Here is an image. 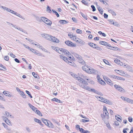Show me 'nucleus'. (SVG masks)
Returning <instances> with one entry per match:
<instances>
[{
    "label": "nucleus",
    "mask_w": 133,
    "mask_h": 133,
    "mask_svg": "<svg viewBox=\"0 0 133 133\" xmlns=\"http://www.w3.org/2000/svg\"><path fill=\"white\" fill-rule=\"evenodd\" d=\"M42 36L45 38L47 40L51 41L56 43H59V40L55 37H53L47 34H42Z\"/></svg>",
    "instance_id": "nucleus-1"
},
{
    "label": "nucleus",
    "mask_w": 133,
    "mask_h": 133,
    "mask_svg": "<svg viewBox=\"0 0 133 133\" xmlns=\"http://www.w3.org/2000/svg\"><path fill=\"white\" fill-rule=\"evenodd\" d=\"M74 77H75L76 78V79L79 81L80 82H81L84 84L85 85H86L88 84L82 78H81L77 76L76 75H74V76H73Z\"/></svg>",
    "instance_id": "nucleus-2"
},
{
    "label": "nucleus",
    "mask_w": 133,
    "mask_h": 133,
    "mask_svg": "<svg viewBox=\"0 0 133 133\" xmlns=\"http://www.w3.org/2000/svg\"><path fill=\"white\" fill-rule=\"evenodd\" d=\"M72 38H74V41H76L77 42L81 44H84L85 42L81 40L78 39L79 40H77V38H76V37L75 35H72Z\"/></svg>",
    "instance_id": "nucleus-3"
},
{
    "label": "nucleus",
    "mask_w": 133,
    "mask_h": 133,
    "mask_svg": "<svg viewBox=\"0 0 133 133\" xmlns=\"http://www.w3.org/2000/svg\"><path fill=\"white\" fill-rule=\"evenodd\" d=\"M65 43L67 45L70 46L75 47L76 46V45L74 44L73 43L69 41H65Z\"/></svg>",
    "instance_id": "nucleus-4"
},
{
    "label": "nucleus",
    "mask_w": 133,
    "mask_h": 133,
    "mask_svg": "<svg viewBox=\"0 0 133 133\" xmlns=\"http://www.w3.org/2000/svg\"><path fill=\"white\" fill-rule=\"evenodd\" d=\"M103 114L107 117V119H108L109 118V116L108 115L109 113H108L107 109L106 107H104L103 108Z\"/></svg>",
    "instance_id": "nucleus-5"
},
{
    "label": "nucleus",
    "mask_w": 133,
    "mask_h": 133,
    "mask_svg": "<svg viewBox=\"0 0 133 133\" xmlns=\"http://www.w3.org/2000/svg\"><path fill=\"white\" fill-rule=\"evenodd\" d=\"M96 71L93 69L89 68L87 69V73L90 74H95L96 73Z\"/></svg>",
    "instance_id": "nucleus-6"
},
{
    "label": "nucleus",
    "mask_w": 133,
    "mask_h": 133,
    "mask_svg": "<svg viewBox=\"0 0 133 133\" xmlns=\"http://www.w3.org/2000/svg\"><path fill=\"white\" fill-rule=\"evenodd\" d=\"M78 61L80 63H81V64L83 65L84 64L85 62L83 60L82 57L81 56H80L79 57H78Z\"/></svg>",
    "instance_id": "nucleus-7"
},
{
    "label": "nucleus",
    "mask_w": 133,
    "mask_h": 133,
    "mask_svg": "<svg viewBox=\"0 0 133 133\" xmlns=\"http://www.w3.org/2000/svg\"><path fill=\"white\" fill-rule=\"evenodd\" d=\"M35 45L37 46V47L42 49V50L46 52L47 50L43 47L41 45L39 44H35Z\"/></svg>",
    "instance_id": "nucleus-8"
},
{
    "label": "nucleus",
    "mask_w": 133,
    "mask_h": 133,
    "mask_svg": "<svg viewBox=\"0 0 133 133\" xmlns=\"http://www.w3.org/2000/svg\"><path fill=\"white\" fill-rule=\"evenodd\" d=\"M99 43L100 44L106 46H109V44L104 41H100L99 42Z\"/></svg>",
    "instance_id": "nucleus-9"
},
{
    "label": "nucleus",
    "mask_w": 133,
    "mask_h": 133,
    "mask_svg": "<svg viewBox=\"0 0 133 133\" xmlns=\"http://www.w3.org/2000/svg\"><path fill=\"white\" fill-rule=\"evenodd\" d=\"M80 131L81 133H90V131L87 130H85L81 128L80 129Z\"/></svg>",
    "instance_id": "nucleus-10"
},
{
    "label": "nucleus",
    "mask_w": 133,
    "mask_h": 133,
    "mask_svg": "<svg viewBox=\"0 0 133 133\" xmlns=\"http://www.w3.org/2000/svg\"><path fill=\"white\" fill-rule=\"evenodd\" d=\"M98 99V100L103 102L104 103V101H105V99L103 98V97L101 96H97L96 97Z\"/></svg>",
    "instance_id": "nucleus-11"
},
{
    "label": "nucleus",
    "mask_w": 133,
    "mask_h": 133,
    "mask_svg": "<svg viewBox=\"0 0 133 133\" xmlns=\"http://www.w3.org/2000/svg\"><path fill=\"white\" fill-rule=\"evenodd\" d=\"M60 58L62 59L63 60H64L65 62H66V63L68 62L69 60L67 58L65 57L64 56H63L62 55H60Z\"/></svg>",
    "instance_id": "nucleus-12"
},
{
    "label": "nucleus",
    "mask_w": 133,
    "mask_h": 133,
    "mask_svg": "<svg viewBox=\"0 0 133 133\" xmlns=\"http://www.w3.org/2000/svg\"><path fill=\"white\" fill-rule=\"evenodd\" d=\"M114 61L115 63L119 65H121L123 64L121 62H120V60L117 59L114 60Z\"/></svg>",
    "instance_id": "nucleus-13"
},
{
    "label": "nucleus",
    "mask_w": 133,
    "mask_h": 133,
    "mask_svg": "<svg viewBox=\"0 0 133 133\" xmlns=\"http://www.w3.org/2000/svg\"><path fill=\"white\" fill-rule=\"evenodd\" d=\"M28 105H29V107L31 108V109L34 112H35V110H37V109L34 106L32 105L30 103L28 104Z\"/></svg>",
    "instance_id": "nucleus-14"
},
{
    "label": "nucleus",
    "mask_w": 133,
    "mask_h": 133,
    "mask_svg": "<svg viewBox=\"0 0 133 133\" xmlns=\"http://www.w3.org/2000/svg\"><path fill=\"white\" fill-rule=\"evenodd\" d=\"M44 23L49 25H51L52 24L51 21L48 19L47 20H46V21Z\"/></svg>",
    "instance_id": "nucleus-15"
},
{
    "label": "nucleus",
    "mask_w": 133,
    "mask_h": 133,
    "mask_svg": "<svg viewBox=\"0 0 133 133\" xmlns=\"http://www.w3.org/2000/svg\"><path fill=\"white\" fill-rule=\"evenodd\" d=\"M106 82L109 85H110L111 86H113V83H112V81L110 79H108L107 81Z\"/></svg>",
    "instance_id": "nucleus-16"
},
{
    "label": "nucleus",
    "mask_w": 133,
    "mask_h": 133,
    "mask_svg": "<svg viewBox=\"0 0 133 133\" xmlns=\"http://www.w3.org/2000/svg\"><path fill=\"white\" fill-rule=\"evenodd\" d=\"M8 92L6 91H4L3 93L6 96H8L9 97H10L11 96V95L9 93H8Z\"/></svg>",
    "instance_id": "nucleus-17"
},
{
    "label": "nucleus",
    "mask_w": 133,
    "mask_h": 133,
    "mask_svg": "<svg viewBox=\"0 0 133 133\" xmlns=\"http://www.w3.org/2000/svg\"><path fill=\"white\" fill-rule=\"evenodd\" d=\"M59 22L61 24H64L67 23H68V22L65 20H59Z\"/></svg>",
    "instance_id": "nucleus-18"
},
{
    "label": "nucleus",
    "mask_w": 133,
    "mask_h": 133,
    "mask_svg": "<svg viewBox=\"0 0 133 133\" xmlns=\"http://www.w3.org/2000/svg\"><path fill=\"white\" fill-rule=\"evenodd\" d=\"M105 100V101L104 102V103L107 104H108L109 105H112V102L106 99Z\"/></svg>",
    "instance_id": "nucleus-19"
},
{
    "label": "nucleus",
    "mask_w": 133,
    "mask_h": 133,
    "mask_svg": "<svg viewBox=\"0 0 133 133\" xmlns=\"http://www.w3.org/2000/svg\"><path fill=\"white\" fill-rule=\"evenodd\" d=\"M82 69L83 70L87 72V69H88V67L86 65L82 66Z\"/></svg>",
    "instance_id": "nucleus-20"
},
{
    "label": "nucleus",
    "mask_w": 133,
    "mask_h": 133,
    "mask_svg": "<svg viewBox=\"0 0 133 133\" xmlns=\"http://www.w3.org/2000/svg\"><path fill=\"white\" fill-rule=\"evenodd\" d=\"M52 100L53 101H55L58 103H62V102L60 100L57 98H54L52 99Z\"/></svg>",
    "instance_id": "nucleus-21"
},
{
    "label": "nucleus",
    "mask_w": 133,
    "mask_h": 133,
    "mask_svg": "<svg viewBox=\"0 0 133 133\" xmlns=\"http://www.w3.org/2000/svg\"><path fill=\"white\" fill-rule=\"evenodd\" d=\"M20 94L22 96L23 98H26V96L23 91H20Z\"/></svg>",
    "instance_id": "nucleus-22"
},
{
    "label": "nucleus",
    "mask_w": 133,
    "mask_h": 133,
    "mask_svg": "<svg viewBox=\"0 0 133 133\" xmlns=\"http://www.w3.org/2000/svg\"><path fill=\"white\" fill-rule=\"evenodd\" d=\"M62 50V53H64L65 54H67V53L69 54H70V53L68 50L63 48Z\"/></svg>",
    "instance_id": "nucleus-23"
},
{
    "label": "nucleus",
    "mask_w": 133,
    "mask_h": 133,
    "mask_svg": "<svg viewBox=\"0 0 133 133\" xmlns=\"http://www.w3.org/2000/svg\"><path fill=\"white\" fill-rule=\"evenodd\" d=\"M6 119L5 120V122L8 125H10L11 124V122L10 120L6 118H5Z\"/></svg>",
    "instance_id": "nucleus-24"
},
{
    "label": "nucleus",
    "mask_w": 133,
    "mask_h": 133,
    "mask_svg": "<svg viewBox=\"0 0 133 133\" xmlns=\"http://www.w3.org/2000/svg\"><path fill=\"white\" fill-rule=\"evenodd\" d=\"M72 54L73 56L76 58H77V59L78 58V57H79L80 56L78 54L75 52L72 53Z\"/></svg>",
    "instance_id": "nucleus-25"
},
{
    "label": "nucleus",
    "mask_w": 133,
    "mask_h": 133,
    "mask_svg": "<svg viewBox=\"0 0 133 133\" xmlns=\"http://www.w3.org/2000/svg\"><path fill=\"white\" fill-rule=\"evenodd\" d=\"M35 112L39 116H42V114L37 109L35 110Z\"/></svg>",
    "instance_id": "nucleus-26"
},
{
    "label": "nucleus",
    "mask_w": 133,
    "mask_h": 133,
    "mask_svg": "<svg viewBox=\"0 0 133 133\" xmlns=\"http://www.w3.org/2000/svg\"><path fill=\"white\" fill-rule=\"evenodd\" d=\"M118 116H117L116 115V119L117 120V121H119V122H121L122 120L120 118V117H121L119 115H118Z\"/></svg>",
    "instance_id": "nucleus-27"
},
{
    "label": "nucleus",
    "mask_w": 133,
    "mask_h": 133,
    "mask_svg": "<svg viewBox=\"0 0 133 133\" xmlns=\"http://www.w3.org/2000/svg\"><path fill=\"white\" fill-rule=\"evenodd\" d=\"M80 83H79V85L82 88L85 89V88L86 86V85H85L83 83L81 82H80Z\"/></svg>",
    "instance_id": "nucleus-28"
},
{
    "label": "nucleus",
    "mask_w": 133,
    "mask_h": 133,
    "mask_svg": "<svg viewBox=\"0 0 133 133\" xmlns=\"http://www.w3.org/2000/svg\"><path fill=\"white\" fill-rule=\"evenodd\" d=\"M96 46H94V47H93V48L99 50H102V48L98 46L97 45Z\"/></svg>",
    "instance_id": "nucleus-29"
},
{
    "label": "nucleus",
    "mask_w": 133,
    "mask_h": 133,
    "mask_svg": "<svg viewBox=\"0 0 133 133\" xmlns=\"http://www.w3.org/2000/svg\"><path fill=\"white\" fill-rule=\"evenodd\" d=\"M15 15H16L17 16H18L19 17H20L21 18L23 19H24V20L25 19V18H24L21 15L19 14L18 13H17L16 12V14H15Z\"/></svg>",
    "instance_id": "nucleus-30"
},
{
    "label": "nucleus",
    "mask_w": 133,
    "mask_h": 133,
    "mask_svg": "<svg viewBox=\"0 0 133 133\" xmlns=\"http://www.w3.org/2000/svg\"><path fill=\"white\" fill-rule=\"evenodd\" d=\"M80 14L81 16L85 19L87 20V16L84 14L82 12H81Z\"/></svg>",
    "instance_id": "nucleus-31"
},
{
    "label": "nucleus",
    "mask_w": 133,
    "mask_h": 133,
    "mask_svg": "<svg viewBox=\"0 0 133 133\" xmlns=\"http://www.w3.org/2000/svg\"><path fill=\"white\" fill-rule=\"evenodd\" d=\"M41 19L44 23L46 21V20H47V18L45 17H41Z\"/></svg>",
    "instance_id": "nucleus-32"
},
{
    "label": "nucleus",
    "mask_w": 133,
    "mask_h": 133,
    "mask_svg": "<svg viewBox=\"0 0 133 133\" xmlns=\"http://www.w3.org/2000/svg\"><path fill=\"white\" fill-rule=\"evenodd\" d=\"M88 44L90 46L93 48L94 46H96V45L92 43H88Z\"/></svg>",
    "instance_id": "nucleus-33"
},
{
    "label": "nucleus",
    "mask_w": 133,
    "mask_h": 133,
    "mask_svg": "<svg viewBox=\"0 0 133 133\" xmlns=\"http://www.w3.org/2000/svg\"><path fill=\"white\" fill-rule=\"evenodd\" d=\"M26 93L28 95V96L31 98H32V97L30 94V92L28 91L27 90H26Z\"/></svg>",
    "instance_id": "nucleus-34"
},
{
    "label": "nucleus",
    "mask_w": 133,
    "mask_h": 133,
    "mask_svg": "<svg viewBox=\"0 0 133 133\" xmlns=\"http://www.w3.org/2000/svg\"><path fill=\"white\" fill-rule=\"evenodd\" d=\"M52 11H53V12H54L55 13V14L57 16V17H59V15L57 12L55 10H52Z\"/></svg>",
    "instance_id": "nucleus-35"
},
{
    "label": "nucleus",
    "mask_w": 133,
    "mask_h": 133,
    "mask_svg": "<svg viewBox=\"0 0 133 133\" xmlns=\"http://www.w3.org/2000/svg\"><path fill=\"white\" fill-rule=\"evenodd\" d=\"M127 102L128 103H130L133 104V100L128 98Z\"/></svg>",
    "instance_id": "nucleus-36"
},
{
    "label": "nucleus",
    "mask_w": 133,
    "mask_h": 133,
    "mask_svg": "<svg viewBox=\"0 0 133 133\" xmlns=\"http://www.w3.org/2000/svg\"><path fill=\"white\" fill-rule=\"evenodd\" d=\"M82 2L85 5L88 6V2L86 1L83 0L82 1Z\"/></svg>",
    "instance_id": "nucleus-37"
},
{
    "label": "nucleus",
    "mask_w": 133,
    "mask_h": 133,
    "mask_svg": "<svg viewBox=\"0 0 133 133\" xmlns=\"http://www.w3.org/2000/svg\"><path fill=\"white\" fill-rule=\"evenodd\" d=\"M49 124L48 125V127L52 128H53L54 126L52 123H51L50 121H49Z\"/></svg>",
    "instance_id": "nucleus-38"
},
{
    "label": "nucleus",
    "mask_w": 133,
    "mask_h": 133,
    "mask_svg": "<svg viewBox=\"0 0 133 133\" xmlns=\"http://www.w3.org/2000/svg\"><path fill=\"white\" fill-rule=\"evenodd\" d=\"M34 121L36 122H37L38 123H40L41 121L38 119L36 118H35L34 119Z\"/></svg>",
    "instance_id": "nucleus-39"
},
{
    "label": "nucleus",
    "mask_w": 133,
    "mask_h": 133,
    "mask_svg": "<svg viewBox=\"0 0 133 133\" xmlns=\"http://www.w3.org/2000/svg\"><path fill=\"white\" fill-rule=\"evenodd\" d=\"M32 74L35 78H37V76H38L35 72H32Z\"/></svg>",
    "instance_id": "nucleus-40"
},
{
    "label": "nucleus",
    "mask_w": 133,
    "mask_h": 133,
    "mask_svg": "<svg viewBox=\"0 0 133 133\" xmlns=\"http://www.w3.org/2000/svg\"><path fill=\"white\" fill-rule=\"evenodd\" d=\"M42 121L43 122V123L45 124L48 121V120H46L44 118H42Z\"/></svg>",
    "instance_id": "nucleus-41"
},
{
    "label": "nucleus",
    "mask_w": 133,
    "mask_h": 133,
    "mask_svg": "<svg viewBox=\"0 0 133 133\" xmlns=\"http://www.w3.org/2000/svg\"><path fill=\"white\" fill-rule=\"evenodd\" d=\"M128 98H127V97H122V96L121 97V99L123 100L124 101H127Z\"/></svg>",
    "instance_id": "nucleus-42"
},
{
    "label": "nucleus",
    "mask_w": 133,
    "mask_h": 133,
    "mask_svg": "<svg viewBox=\"0 0 133 133\" xmlns=\"http://www.w3.org/2000/svg\"><path fill=\"white\" fill-rule=\"evenodd\" d=\"M76 32L78 34H81L82 32V31L80 29H77L76 30Z\"/></svg>",
    "instance_id": "nucleus-43"
},
{
    "label": "nucleus",
    "mask_w": 133,
    "mask_h": 133,
    "mask_svg": "<svg viewBox=\"0 0 133 133\" xmlns=\"http://www.w3.org/2000/svg\"><path fill=\"white\" fill-rule=\"evenodd\" d=\"M91 89V88L90 87L86 85L84 89H86L90 91V90Z\"/></svg>",
    "instance_id": "nucleus-44"
},
{
    "label": "nucleus",
    "mask_w": 133,
    "mask_h": 133,
    "mask_svg": "<svg viewBox=\"0 0 133 133\" xmlns=\"http://www.w3.org/2000/svg\"><path fill=\"white\" fill-rule=\"evenodd\" d=\"M67 63L69 64L70 65H73L74 64V63L73 62H70L69 61V60L67 62Z\"/></svg>",
    "instance_id": "nucleus-45"
},
{
    "label": "nucleus",
    "mask_w": 133,
    "mask_h": 133,
    "mask_svg": "<svg viewBox=\"0 0 133 133\" xmlns=\"http://www.w3.org/2000/svg\"><path fill=\"white\" fill-rule=\"evenodd\" d=\"M91 7L92 9V11H94L96 10V9L95 6L93 5H92L91 6Z\"/></svg>",
    "instance_id": "nucleus-46"
},
{
    "label": "nucleus",
    "mask_w": 133,
    "mask_h": 133,
    "mask_svg": "<svg viewBox=\"0 0 133 133\" xmlns=\"http://www.w3.org/2000/svg\"><path fill=\"white\" fill-rule=\"evenodd\" d=\"M18 30H19L21 31H22V32H24V33H26V34H27V32H26V31L24 30H23V29L22 28H18Z\"/></svg>",
    "instance_id": "nucleus-47"
},
{
    "label": "nucleus",
    "mask_w": 133,
    "mask_h": 133,
    "mask_svg": "<svg viewBox=\"0 0 133 133\" xmlns=\"http://www.w3.org/2000/svg\"><path fill=\"white\" fill-rule=\"evenodd\" d=\"M100 82V83L103 85H104L105 84V83L104 81H103L102 80H101V82Z\"/></svg>",
    "instance_id": "nucleus-48"
},
{
    "label": "nucleus",
    "mask_w": 133,
    "mask_h": 133,
    "mask_svg": "<svg viewBox=\"0 0 133 133\" xmlns=\"http://www.w3.org/2000/svg\"><path fill=\"white\" fill-rule=\"evenodd\" d=\"M9 12H10L12 14H14L15 15V14H16V12L14 11L13 10L11 9H10V10L9 11Z\"/></svg>",
    "instance_id": "nucleus-49"
},
{
    "label": "nucleus",
    "mask_w": 133,
    "mask_h": 133,
    "mask_svg": "<svg viewBox=\"0 0 133 133\" xmlns=\"http://www.w3.org/2000/svg\"><path fill=\"white\" fill-rule=\"evenodd\" d=\"M5 114L7 116V117L9 116H11V115H10L9 113L7 111H6L5 112Z\"/></svg>",
    "instance_id": "nucleus-50"
},
{
    "label": "nucleus",
    "mask_w": 133,
    "mask_h": 133,
    "mask_svg": "<svg viewBox=\"0 0 133 133\" xmlns=\"http://www.w3.org/2000/svg\"><path fill=\"white\" fill-rule=\"evenodd\" d=\"M112 50H119V49L117 48L116 47H114L113 46V47L112 48Z\"/></svg>",
    "instance_id": "nucleus-51"
},
{
    "label": "nucleus",
    "mask_w": 133,
    "mask_h": 133,
    "mask_svg": "<svg viewBox=\"0 0 133 133\" xmlns=\"http://www.w3.org/2000/svg\"><path fill=\"white\" fill-rule=\"evenodd\" d=\"M26 129L27 131V132H31V130L28 127H26Z\"/></svg>",
    "instance_id": "nucleus-52"
},
{
    "label": "nucleus",
    "mask_w": 133,
    "mask_h": 133,
    "mask_svg": "<svg viewBox=\"0 0 133 133\" xmlns=\"http://www.w3.org/2000/svg\"><path fill=\"white\" fill-rule=\"evenodd\" d=\"M101 116L102 118L103 119H105V118H107V117H105L104 114H101Z\"/></svg>",
    "instance_id": "nucleus-53"
},
{
    "label": "nucleus",
    "mask_w": 133,
    "mask_h": 133,
    "mask_svg": "<svg viewBox=\"0 0 133 133\" xmlns=\"http://www.w3.org/2000/svg\"><path fill=\"white\" fill-rule=\"evenodd\" d=\"M97 79L98 80V81L99 82H101V80H102L100 78L99 76L98 75H97Z\"/></svg>",
    "instance_id": "nucleus-54"
},
{
    "label": "nucleus",
    "mask_w": 133,
    "mask_h": 133,
    "mask_svg": "<svg viewBox=\"0 0 133 133\" xmlns=\"http://www.w3.org/2000/svg\"><path fill=\"white\" fill-rule=\"evenodd\" d=\"M53 48L54 49L55 51H56L57 52L58 51V50L59 49V48H57L55 46L53 47Z\"/></svg>",
    "instance_id": "nucleus-55"
},
{
    "label": "nucleus",
    "mask_w": 133,
    "mask_h": 133,
    "mask_svg": "<svg viewBox=\"0 0 133 133\" xmlns=\"http://www.w3.org/2000/svg\"><path fill=\"white\" fill-rule=\"evenodd\" d=\"M117 90L119 91H122L123 90H124V89L122 87L120 86L118 88V89Z\"/></svg>",
    "instance_id": "nucleus-56"
},
{
    "label": "nucleus",
    "mask_w": 133,
    "mask_h": 133,
    "mask_svg": "<svg viewBox=\"0 0 133 133\" xmlns=\"http://www.w3.org/2000/svg\"><path fill=\"white\" fill-rule=\"evenodd\" d=\"M26 48L28 49H29L30 51H32V50L33 51H35V50L34 49H32L31 48H30L29 46H27V47H26Z\"/></svg>",
    "instance_id": "nucleus-57"
},
{
    "label": "nucleus",
    "mask_w": 133,
    "mask_h": 133,
    "mask_svg": "<svg viewBox=\"0 0 133 133\" xmlns=\"http://www.w3.org/2000/svg\"><path fill=\"white\" fill-rule=\"evenodd\" d=\"M26 48L28 49H29L30 51H32V50L33 51H35V50L34 49H32L31 48H30L29 46H27V47H26Z\"/></svg>",
    "instance_id": "nucleus-58"
},
{
    "label": "nucleus",
    "mask_w": 133,
    "mask_h": 133,
    "mask_svg": "<svg viewBox=\"0 0 133 133\" xmlns=\"http://www.w3.org/2000/svg\"><path fill=\"white\" fill-rule=\"evenodd\" d=\"M62 49L63 48H61V49H59L58 50V51L57 52L60 54H61L62 53Z\"/></svg>",
    "instance_id": "nucleus-59"
},
{
    "label": "nucleus",
    "mask_w": 133,
    "mask_h": 133,
    "mask_svg": "<svg viewBox=\"0 0 133 133\" xmlns=\"http://www.w3.org/2000/svg\"><path fill=\"white\" fill-rule=\"evenodd\" d=\"M9 57L8 56H6L4 57V59L5 60L8 61L9 60Z\"/></svg>",
    "instance_id": "nucleus-60"
},
{
    "label": "nucleus",
    "mask_w": 133,
    "mask_h": 133,
    "mask_svg": "<svg viewBox=\"0 0 133 133\" xmlns=\"http://www.w3.org/2000/svg\"><path fill=\"white\" fill-rule=\"evenodd\" d=\"M89 121V120H86V119H82V121L83 122H84V123H85V122H88Z\"/></svg>",
    "instance_id": "nucleus-61"
},
{
    "label": "nucleus",
    "mask_w": 133,
    "mask_h": 133,
    "mask_svg": "<svg viewBox=\"0 0 133 133\" xmlns=\"http://www.w3.org/2000/svg\"><path fill=\"white\" fill-rule=\"evenodd\" d=\"M128 120L130 122H132V119L131 117H129L128 118Z\"/></svg>",
    "instance_id": "nucleus-62"
},
{
    "label": "nucleus",
    "mask_w": 133,
    "mask_h": 133,
    "mask_svg": "<svg viewBox=\"0 0 133 133\" xmlns=\"http://www.w3.org/2000/svg\"><path fill=\"white\" fill-rule=\"evenodd\" d=\"M2 124L3 126L5 128H6L8 127V126L5 123H2Z\"/></svg>",
    "instance_id": "nucleus-63"
},
{
    "label": "nucleus",
    "mask_w": 133,
    "mask_h": 133,
    "mask_svg": "<svg viewBox=\"0 0 133 133\" xmlns=\"http://www.w3.org/2000/svg\"><path fill=\"white\" fill-rule=\"evenodd\" d=\"M120 86L118 85H117L116 84H115V85H114V87H115V88L116 89H118V88H119V87Z\"/></svg>",
    "instance_id": "nucleus-64"
}]
</instances>
